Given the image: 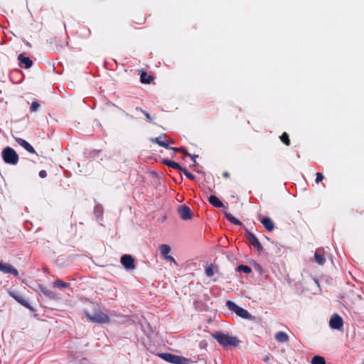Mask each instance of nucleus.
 <instances>
[{
  "label": "nucleus",
  "instance_id": "nucleus-9",
  "mask_svg": "<svg viewBox=\"0 0 364 364\" xmlns=\"http://www.w3.org/2000/svg\"><path fill=\"white\" fill-rule=\"evenodd\" d=\"M179 214L181 218L183 220H189L192 218V212L190 208L187 206H181L178 208Z\"/></svg>",
  "mask_w": 364,
  "mask_h": 364
},
{
  "label": "nucleus",
  "instance_id": "nucleus-25",
  "mask_svg": "<svg viewBox=\"0 0 364 364\" xmlns=\"http://www.w3.org/2000/svg\"><path fill=\"white\" fill-rule=\"evenodd\" d=\"M53 286L59 288H66L68 287V284L62 281H56L54 282Z\"/></svg>",
  "mask_w": 364,
  "mask_h": 364
},
{
  "label": "nucleus",
  "instance_id": "nucleus-11",
  "mask_svg": "<svg viewBox=\"0 0 364 364\" xmlns=\"http://www.w3.org/2000/svg\"><path fill=\"white\" fill-rule=\"evenodd\" d=\"M159 248L163 258L168 255L171 251V247L167 244H162L159 245Z\"/></svg>",
  "mask_w": 364,
  "mask_h": 364
},
{
  "label": "nucleus",
  "instance_id": "nucleus-21",
  "mask_svg": "<svg viewBox=\"0 0 364 364\" xmlns=\"http://www.w3.org/2000/svg\"><path fill=\"white\" fill-rule=\"evenodd\" d=\"M155 141L161 146H164L165 148L168 147V143L166 141L162 140L161 137L156 138Z\"/></svg>",
  "mask_w": 364,
  "mask_h": 364
},
{
  "label": "nucleus",
  "instance_id": "nucleus-23",
  "mask_svg": "<svg viewBox=\"0 0 364 364\" xmlns=\"http://www.w3.org/2000/svg\"><path fill=\"white\" fill-rule=\"evenodd\" d=\"M227 218L231 221L232 223L235 225H240V221L235 218L234 216H232L231 214H226Z\"/></svg>",
  "mask_w": 364,
  "mask_h": 364
},
{
  "label": "nucleus",
  "instance_id": "nucleus-27",
  "mask_svg": "<svg viewBox=\"0 0 364 364\" xmlns=\"http://www.w3.org/2000/svg\"><path fill=\"white\" fill-rule=\"evenodd\" d=\"M164 259L165 260H166V261H169V262H173V263H174L175 264H177V263H176V259H175L172 256H171L170 255H168L166 256L165 257H164Z\"/></svg>",
  "mask_w": 364,
  "mask_h": 364
},
{
  "label": "nucleus",
  "instance_id": "nucleus-24",
  "mask_svg": "<svg viewBox=\"0 0 364 364\" xmlns=\"http://www.w3.org/2000/svg\"><path fill=\"white\" fill-rule=\"evenodd\" d=\"M239 271H242L245 273L249 274L251 272V269L245 265H240L237 267Z\"/></svg>",
  "mask_w": 364,
  "mask_h": 364
},
{
  "label": "nucleus",
  "instance_id": "nucleus-3",
  "mask_svg": "<svg viewBox=\"0 0 364 364\" xmlns=\"http://www.w3.org/2000/svg\"><path fill=\"white\" fill-rule=\"evenodd\" d=\"M2 158L5 163L15 165L18 161V156L11 147H6L1 153Z\"/></svg>",
  "mask_w": 364,
  "mask_h": 364
},
{
  "label": "nucleus",
  "instance_id": "nucleus-1",
  "mask_svg": "<svg viewBox=\"0 0 364 364\" xmlns=\"http://www.w3.org/2000/svg\"><path fill=\"white\" fill-rule=\"evenodd\" d=\"M92 310H85V314L87 320L99 323H107L109 322V316L100 310L95 305H92Z\"/></svg>",
  "mask_w": 364,
  "mask_h": 364
},
{
  "label": "nucleus",
  "instance_id": "nucleus-8",
  "mask_svg": "<svg viewBox=\"0 0 364 364\" xmlns=\"http://www.w3.org/2000/svg\"><path fill=\"white\" fill-rule=\"evenodd\" d=\"M0 272H2L4 274H11L16 277L18 274V270L12 265L7 263L2 264Z\"/></svg>",
  "mask_w": 364,
  "mask_h": 364
},
{
  "label": "nucleus",
  "instance_id": "nucleus-33",
  "mask_svg": "<svg viewBox=\"0 0 364 364\" xmlns=\"http://www.w3.org/2000/svg\"><path fill=\"white\" fill-rule=\"evenodd\" d=\"M197 156H192L191 158H192V160L196 162V159Z\"/></svg>",
  "mask_w": 364,
  "mask_h": 364
},
{
  "label": "nucleus",
  "instance_id": "nucleus-28",
  "mask_svg": "<svg viewBox=\"0 0 364 364\" xmlns=\"http://www.w3.org/2000/svg\"><path fill=\"white\" fill-rule=\"evenodd\" d=\"M323 175L320 173H316V182L318 183H319L320 181H321L323 180Z\"/></svg>",
  "mask_w": 364,
  "mask_h": 364
},
{
  "label": "nucleus",
  "instance_id": "nucleus-31",
  "mask_svg": "<svg viewBox=\"0 0 364 364\" xmlns=\"http://www.w3.org/2000/svg\"><path fill=\"white\" fill-rule=\"evenodd\" d=\"M39 176H40V177H41V178H45V177H46V176H47L46 171H43H43H41L39 172Z\"/></svg>",
  "mask_w": 364,
  "mask_h": 364
},
{
  "label": "nucleus",
  "instance_id": "nucleus-30",
  "mask_svg": "<svg viewBox=\"0 0 364 364\" xmlns=\"http://www.w3.org/2000/svg\"><path fill=\"white\" fill-rule=\"evenodd\" d=\"M38 104L37 102H33L31 105V109L33 111H36L38 108Z\"/></svg>",
  "mask_w": 364,
  "mask_h": 364
},
{
  "label": "nucleus",
  "instance_id": "nucleus-16",
  "mask_svg": "<svg viewBox=\"0 0 364 364\" xmlns=\"http://www.w3.org/2000/svg\"><path fill=\"white\" fill-rule=\"evenodd\" d=\"M209 202L210 204L218 208H220L223 206V203L218 198H217L215 196H210Z\"/></svg>",
  "mask_w": 364,
  "mask_h": 364
},
{
  "label": "nucleus",
  "instance_id": "nucleus-17",
  "mask_svg": "<svg viewBox=\"0 0 364 364\" xmlns=\"http://www.w3.org/2000/svg\"><path fill=\"white\" fill-rule=\"evenodd\" d=\"M314 259H315V261L318 264H323L325 262V258L321 254V252L319 251H316L314 254Z\"/></svg>",
  "mask_w": 364,
  "mask_h": 364
},
{
  "label": "nucleus",
  "instance_id": "nucleus-20",
  "mask_svg": "<svg viewBox=\"0 0 364 364\" xmlns=\"http://www.w3.org/2000/svg\"><path fill=\"white\" fill-rule=\"evenodd\" d=\"M164 164L170 167H172V168H174L176 169H181L180 165L174 161L166 160V161H164Z\"/></svg>",
  "mask_w": 364,
  "mask_h": 364
},
{
  "label": "nucleus",
  "instance_id": "nucleus-4",
  "mask_svg": "<svg viewBox=\"0 0 364 364\" xmlns=\"http://www.w3.org/2000/svg\"><path fill=\"white\" fill-rule=\"evenodd\" d=\"M226 304H227V306L228 307V309L230 311L235 312L238 316H240L242 318L250 319V320L252 318L251 314L247 310L241 308L240 306H237L235 303L229 301L227 302Z\"/></svg>",
  "mask_w": 364,
  "mask_h": 364
},
{
  "label": "nucleus",
  "instance_id": "nucleus-10",
  "mask_svg": "<svg viewBox=\"0 0 364 364\" xmlns=\"http://www.w3.org/2000/svg\"><path fill=\"white\" fill-rule=\"evenodd\" d=\"M16 141L30 153H35L33 146L26 140L21 138H15Z\"/></svg>",
  "mask_w": 364,
  "mask_h": 364
},
{
  "label": "nucleus",
  "instance_id": "nucleus-18",
  "mask_svg": "<svg viewBox=\"0 0 364 364\" xmlns=\"http://www.w3.org/2000/svg\"><path fill=\"white\" fill-rule=\"evenodd\" d=\"M311 364H326V361L323 357L320 355L314 356L311 360Z\"/></svg>",
  "mask_w": 364,
  "mask_h": 364
},
{
  "label": "nucleus",
  "instance_id": "nucleus-13",
  "mask_svg": "<svg viewBox=\"0 0 364 364\" xmlns=\"http://www.w3.org/2000/svg\"><path fill=\"white\" fill-rule=\"evenodd\" d=\"M18 59H19L21 65H23L26 68H30L32 65L31 60L28 58L24 57L22 55H20L18 56Z\"/></svg>",
  "mask_w": 364,
  "mask_h": 364
},
{
  "label": "nucleus",
  "instance_id": "nucleus-35",
  "mask_svg": "<svg viewBox=\"0 0 364 364\" xmlns=\"http://www.w3.org/2000/svg\"><path fill=\"white\" fill-rule=\"evenodd\" d=\"M363 364H364V361H363Z\"/></svg>",
  "mask_w": 364,
  "mask_h": 364
},
{
  "label": "nucleus",
  "instance_id": "nucleus-32",
  "mask_svg": "<svg viewBox=\"0 0 364 364\" xmlns=\"http://www.w3.org/2000/svg\"><path fill=\"white\" fill-rule=\"evenodd\" d=\"M183 173L187 177L193 178V176L191 173H189L187 171H183Z\"/></svg>",
  "mask_w": 364,
  "mask_h": 364
},
{
  "label": "nucleus",
  "instance_id": "nucleus-34",
  "mask_svg": "<svg viewBox=\"0 0 364 364\" xmlns=\"http://www.w3.org/2000/svg\"><path fill=\"white\" fill-rule=\"evenodd\" d=\"M44 292H45V294H49L48 291H45Z\"/></svg>",
  "mask_w": 364,
  "mask_h": 364
},
{
  "label": "nucleus",
  "instance_id": "nucleus-7",
  "mask_svg": "<svg viewBox=\"0 0 364 364\" xmlns=\"http://www.w3.org/2000/svg\"><path fill=\"white\" fill-rule=\"evenodd\" d=\"M121 263L128 271L133 270L135 268L134 260L133 257L129 255H123L121 257Z\"/></svg>",
  "mask_w": 364,
  "mask_h": 364
},
{
  "label": "nucleus",
  "instance_id": "nucleus-12",
  "mask_svg": "<svg viewBox=\"0 0 364 364\" xmlns=\"http://www.w3.org/2000/svg\"><path fill=\"white\" fill-rule=\"evenodd\" d=\"M275 339L280 343H286L289 341V336L286 333L279 331L275 334Z\"/></svg>",
  "mask_w": 364,
  "mask_h": 364
},
{
  "label": "nucleus",
  "instance_id": "nucleus-14",
  "mask_svg": "<svg viewBox=\"0 0 364 364\" xmlns=\"http://www.w3.org/2000/svg\"><path fill=\"white\" fill-rule=\"evenodd\" d=\"M217 272V267L215 264H209L205 267V274L208 277H213Z\"/></svg>",
  "mask_w": 364,
  "mask_h": 364
},
{
  "label": "nucleus",
  "instance_id": "nucleus-22",
  "mask_svg": "<svg viewBox=\"0 0 364 364\" xmlns=\"http://www.w3.org/2000/svg\"><path fill=\"white\" fill-rule=\"evenodd\" d=\"M151 77L149 75H147L146 73H143L141 75V81L143 83H149L151 82Z\"/></svg>",
  "mask_w": 364,
  "mask_h": 364
},
{
  "label": "nucleus",
  "instance_id": "nucleus-5",
  "mask_svg": "<svg viewBox=\"0 0 364 364\" xmlns=\"http://www.w3.org/2000/svg\"><path fill=\"white\" fill-rule=\"evenodd\" d=\"M161 357L168 363L173 364H189V360L185 358L172 355L170 353H164Z\"/></svg>",
  "mask_w": 364,
  "mask_h": 364
},
{
  "label": "nucleus",
  "instance_id": "nucleus-6",
  "mask_svg": "<svg viewBox=\"0 0 364 364\" xmlns=\"http://www.w3.org/2000/svg\"><path fill=\"white\" fill-rule=\"evenodd\" d=\"M329 326L332 329L341 330L343 326V318L338 314H333L329 320Z\"/></svg>",
  "mask_w": 364,
  "mask_h": 364
},
{
  "label": "nucleus",
  "instance_id": "nucleus-19",
  "mask_svg": "<svg viewBox=\"0 0 364 364\" xmlns=\"http://www.w3.org/2000/svg\"><path fill=\"white\" fill-rule=\"evenodd\" d=\"M250 242L252 243V245H254L255 247H257L258 250L262 249V246H261L259 242L254 235H250Z\"/></svg>",
  "mask_w": 364,
  "mask_h": 364
},
{
  "label": "nucleus",
  "instance_id": "nucleus-26",
  "mask_svg": "<svg viewBox=\"0 0 364 364\" xmlns=\"http://www.w3.org/2000/svg\"><path fill=\"white\" fill-rule=\"evenodd\" d=\"M281 140L286 144V145H289V137H288V135L287 133H284L282 136H281Z\"/></svg>",
  "mask_w": 364,
  "mask_h": 364
},
{
  "label": "nucleus",
  "instance_id": "nucleus-29",
  "mask_svg": "<svg viewBox=\"0 0 364 364\" xmlns=\"http://www.w3.org/2000/svg\"><path fill=\"white\" fill-rule=\"evenodd\" d=\"M11 295H12V296H13L15 299H16L18 302H20V303H21V304H24V301H23V299L21 296H15V295H14V294H11Z\"/></svg>",
  "mask_w": 364,
  "mask_h": 364
},
{
  "label": "nucleus",
  "instance_id": "nucleus-2",
  "mask_svg": "<svg viewBox=\"0 0 364 364\" xmlns=\"http://www.w3.org/2000/svg\"><path fill=\"white\" fill-rule=\"evenodd\" d=\"M213 337L225 348L237 346L240 343L237 337L223 333H216L213 335Z\"/></svg>",
  "mask_w": 364,
  "mask_h": 364
},
{
  "label": "nucleus",
  "instance_id": "nucleus-15",
  "mask_svg": "<svg viewBox=\"0 0 364 364\" xmlns=\"http://www.w3.org/2000/svg\"><path fill=\"white\" fill-rule=\"evenodd\" d=\"M262 223L268 230H272L274 229V223L270 218H264L262 219Z\"/></svg>",
  "mask_w": 364,
  "mask_h": 364
}]
</instances>
